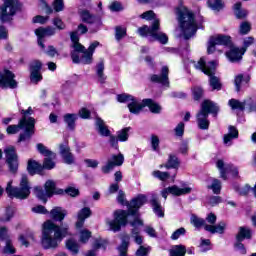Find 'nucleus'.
Returning a JSON list of instances; mask_svg holds the SVG:
<instances>
[{"label":"nucleus","instance_id":"nucleus-1","mask_svg":"<svg viewBox=\"0 0 256 256\" xmlns=\"http://www.w3.org/2000/svg\"><path fill=\"white\" fill-rule=\"evenodd\" d=\"M145 203H147V197L145 195H139L132 199L128 204V212L125 210H116L113 214L114 219H106V226L110 231L117 233V231H121V227L127 225V217H129V215L134 217V220L130 222L132 227L143 225V220L139 217V209L143 207Z\"/></svg>","mask_w":256,"mask_h":256},{"label":"nucleus","instance_id":"nucleus-2","mask_svg":"<svg viewBox=\"0 0 256 256\" xmlns=\"http://www.w3.org/2000/svg\"><path fill=\"white\" fill-rule=\"evenodd\" d=\"M67 235H69V226H59L53 220H47L42 225L41 246L43 249H57Z\"/></svg>","mask_w":256,"mask_h":256},{"label":"nucleus","instance_id":"nucleus-3","mask_svg":"<svg viewBox=\"0 0 256 256\" xmlns=\"http://www.w3.org/2000/svg\"><path fill=\"white\" fill-rule=\"evenodd\" d=\"M142 19H146V21H151V19H154L151 27L144 25L140 28H138V34L140 37H150L151 41H158L162 45H167L169 41V37H167V34L160 31V21L159 19L155 18V12L153 10H149L141 14Z\"/></svg>","mask_w":256,"mask_h":256},{"label":"nucleus","instance_id":"nucleus-4","mask_svg":"<svg viewBox=\"0 0 256 256\" xmlns=\"http://www.w3.org/2000/svg\"><path fill=\"white\" fill-rule=\"evenodd\" d=\"M178 21L180 27V35L184 39H191L197 33V24L195 23V16L188 9L180 11L178 14Z\"/></svg>","mask_w":256,"mask_h":256},{"label":"nucleus","instance_id":"nucleus-5","mask_svg":"<svg viewBox=\"0 0 256 256\" xmlns=\"http://www.w3.org/2000/svg\"><path fill=\"white\" fill-rule=\"evenodd\" d=\"M20 129H24L25 133L20 134L18 143L21 141H27V139H31V136L35 134V118H22L20 119L18 125H9L6 129L8 135H15L17 134Z\"/></svg>","mask_w":256,"mask_h":256},{"label":"nucleus","instance_id":"nucleus-6","mask_svg":"<svg viewBox=\"0 0 256 256\" xmlns=\"http://www.w3.org/2000/svg\"><path fill=\"white\" fill-rule=\"evenodd\" d=\"M209 113L216 116L217 113H219V106L213 101L205 100L201 104V109L196 115L199 129H209Z\"/></svg>","mask_w":256,"mask_h":256},{"label":"nucleus","instance_id":"nucleus-7","mask_svg":"<svg viewBox=\"0 0 256 256\" xmlns=\"http://www.w3.org/2000/svg\"><path fill=\"white\" fill-rule=\"evenodd\" d=\"M6 193L8 197L27 199L31 195V185L29 184V178H27V175H22L19 188L13 187V180H10L6 186Z\"/></svg>","mask_w":256,"mask_h":256},{"label":"nucleus","instance_id":"nucleus-8","mask_svg":"<svg viewBox=\"0 0 256 256\" xmlns=\"http://www.w3.org/2000/svg\"><path fill=\"white\" fill-rule=\"evenodd\" d=\"M217 65L219 63L217 60L210 61L208 64L205 62V58H201L197 63H194L195 69H199L202 73L205 75H208L210 77V86L212 89H221V82L219 81V78L215 75V69H217Z\"/></svg>","mask_w":256,"mask_h":256},{"label":"nucleus","instance_id":"nucleus-9","mask_svg":"<svg viewBox=\"0 0 256 256\" xmlns=\"http://www.w3.org/2000/svg\"><path fill=\"white\" fill-rule=\"evenodd\" d=\"M190 223L196 229H201V227H203L208 233H211L212 235H215V233H218L219 235H223L227 230V222L220 221L217 226L207 225V223L205 222V219L200 218L195 214L191 215Z\"/></svg>","mask_w":256,"mask_h":256},{"label":"nucleus","instance_id":"nucleus-10","mask_svg":"<svg viewBox=\"0 0 256 256\" xmlns=\"http://www.w3.org/2000/svg\"><path fill=\"white\" fill-rule=\"evenodd\" d=\"M99 45V42L94 41L90 44L88 49L83 46L82 51H72L71 57L73 63H82V65H91L93 63V53H95V50L97 49Z\"/></svg>","mask_w":256,"mask_h":256},{"label":"nucleus","instance_id":"nucleus-11","mask_svg":"<svg viewBox=\"0 0 256 256\" xmlns=\"http://www.w3.org/2000/svg\"><path fill=\"white\" fill-rule=\"evenodd\" d=\"M4 4L0 8V21L7 23L19 11V1L17 0H3Z\"/></svg>","mask_w":256,"mask_h":256},{"label":"nucleus","instance_id":"nucleus-12","mask_svg":"<svg viewBox=\"0 0 256 256\" xmlns=\"http://www.w3.org/2000/svg\"><path fill=\"white\" fill-rule=\"evenodd\" d=\"M193 191V187L189 184H183L181 187L177 185H172L170 187L164 188L161 191V195L163 199H167L169 195H173V197H183L184 195H191Z\"/></svg>","mask_w":256,"mask_h":256},{"label":"nucleus","instance_id":"nucleus-13","mask_svg":"<svg viewBox=\"0 0 256 256\" xmlns=\"http://www.w3.org/2000/svg\"><path fill=\"white\" fill-rule=\"evenodd\" d=\"M118 103H128V109L130 113L134 115H139L143 110V106L141 105V101H138L137 98L129 95V94H119L117 95Z\"/></svg>","mask_w":256,"mask_h":256},{"label":"nucleus","instance_id":"nucleus-14","mask_svg":"<svg viewBox=\"0 0 256 256\" xmlns=\"http://www.w3.org/2000/svg\"><path fill=\"white\" fill-rule=\"evenodd\" d=\"M6 155V163L9 167L10 173H17L19 169V160L17 159V152L14 146H8L4 149Z\"/></svg>","mask_w":256,"mask_h":256},{"label":"nucleus","instance_id":"nucleus-15","mask_svg":"<svg viewBox=\"0 0 256 256\" xmlns=\"http://www.w3.org/2000/svg\"><path fill=\"white\" fill-rule=\"evenodd\" d=\"M228 105L231 109L235 110L238 109L239 111H243V109H249V111H256V103L253 98H248L243 102L237 99H230Z\"/></svg>","mask_w":256,"mask_h":256},{"label":"nucleus","instance_id":"nucleus-16","mask_svg":"<svg viewBox=\"0 0 256 256\" xmlns=\"http://www.w3.org/2000/svg\"><path fill=\"white\" fill-rule=\"evenodd\" d=\"M216 167L220 171V177L224 179V181H227L228 173H231L233 177H238L239 175V169H237V167L233 166V164H225L223 160H218Z\"/></svg>","mask_w":256,"mask_h":256},{"label":"nucleus","instance_id":"nucleus-17","mask_svg":"<svg viewBox=\"0 0 256 256\" xmlns=\"http://www.w3.org/2000/svg\"><path fill=\"white\" fill-rule=\"evenodd\" d=\"M2 89H17L19 82L15 80V75L9 70H5L0 76Z\"/></svg>","mask_w":256,"mask_h":256},{"label":"nucleus","instance_id":"nucleus-18","mask_svg":"<svg viewBox=\"0 0 256 256\" xmlns=\"http://www.w3.org/2000/svg\"><path fill=\"white\" fill-rule=\"evenodd\" d=\"M216 45H231V36L216 35L211 36L208 41L207 51L209 54L215 53Z\"/></svg>","mask_w":256,"mask_h":256},{"label":"nucleus","instance_id":"nucleus-19","mask_svg":"<svg viewBox=\"0 0 256 256\" xmlns=\"http://www.w3.org/2000/svg\"><path fill=\"white\" fill-rule=\"evenodd\" d=\"M236 239L238 241V243L235 244L236 251H239L241 255H245V253H247V250L245 249V246L243 245V243H241V241H244V239H251V229L240 227Z\"/></svg>","mask_w":256,"mask_h":256},{"label":"nucleus","instance_id":"nucleus-20","mask_svg":"<svg viewBox=\"0 0 256 256\" xmlns=\"http://www.w3.org/2000/svg\"><path fill=\"white\" fill-rule=\"evenodd\" d=\"M42 67L43 63L39 60H34L30 63V81L32 83H39V81L43 80V76L41 75Z\"/></svg>","mask_w":256,"mask_h":256},{"label":"nucleus","instance_id":"nucleus-21","mask_svg":"<svg viewBox=\"0 0 256 256\" xmlns=\"http://www.w3.org/2000/svg\"><path fill=\"white\" fill-rule=\"evenodd\" d=\"M123 161H125L123 154L113 155L112 158L108 160L106 165L102 167V173L106 175L111 173L115 167H120V165H123Z\"/></svg>","mask_w":256,"mask_h":256},{"label":"nucleus","instance_id":"nucleus-22","mask_svg":"<svg viewBox=\"0 0 256 256\" xmlns=\"http://www.w3.org/2000/svg\"><path fill=\"white\" fill-rule=\"evenodd\" d=\"M150 81H152V83H160L163 87H169V67L163 66L161 68V74L151 75Z\"/></svg>","mask_w":256,"mask_h":256},{"label":"nucleus","instance_id":"nucleus-23","mask_svg":"<svg viewBox=\"0 0 256 256\" xmlns=\"http://www.w3.org/2000/svg\"><path fill=\"white\" fill-rule=\"evenodd\" d=\"M57 33V30L51 26L43 28L40 27L35 30V35L38 37V45L45 49V44H43V37H51Z\"/></svg>","mask_w":256,"mask_h":256},{"label":"nucleus","instance_id":"nucleus-24","mask_svg":"<svg viewBox=\"0 0 256 256\" xmlns=\"http://www.w3.org/2000/svg\"><path fill=\"white\" fill-rule=\"evenodd\" d=\"M60 155L66 165H73V163H75V156L71 153V148H69V146L61 144Z\"/></svg>","mask_w":256,"mask_h":256},{"label":"nucleus","instance_id":"nucleus-25","mask_svg":"<svg viewBox=\"0 0 256 256\" xmlns=\"http://www.w3.org/2000/svg\"><path fill=\"white\" fill-rule=\"evenodd\" d=\"M91 217V208L84 207L77 213L76 229H82L85 220Z\"/></svg>","mask_w":256,"mask_h":256},{"label":"nucleus","instance_id":"nucleus-26","mask_svg":"<svg viewBox=\"0 0 256 256\" xmlns=\"http://www.w3.org/2000/svg\"><path fill=\"white\" fill-rule=\"evenodd\" d=\"M244 53L245 49L232 47L230 51L226 52V57L231 61V63H237V61H241V59H243Z\"/></svg>","mask_w":256,"mask_h":256},{"label":"nucleus","instance_id":"nucleus-27","mask_svg":"<svg viewBox=\"0 0 256 256\" xmlns=\"http://www.w3.org/2000/svg\"><path fill=\"white\" fill-rule=\"evenodd\" d=\"M67 216V210L61 207H55L50 211V217L54 221H63Z\"/></svg>","mask_w":256,"mask_h":256},{"label":"nucleus","instance_id":"nucleus-28","mask_svg":"<svg viewBox=\"0 0 256 256\" xmlns=\"http://www.w3.org/2000/svg\"><path fill=\"white\" fill-rule=\"evenodd\" d=\"M27 171L30 175H41V173H43V165L39 164L37 161L30 160L28 162Z\"/></svg>","mask_w":256,"mask_h":256},{"label":"nucleus","instance_id":"nucleus-29","mask_svg":"<svg viewBox=\"0 0 256 256\" xmlns=\"http://www.w3.org/2000/svg\"><path fill=\"white\" fill-rule=\"evenodd\" d=\"M143 107H148L151 111V113H161V105L156 103L155 101L151 99H144L142 102H140Z\"/></svg>","mask_w":256,"mask_h":256},{"label":"nucleus","instance_id":"nucleus-30","mask_svg":"<svg viewBox=\"0 0 256 256\" xmlns=\"http://www.w3.org/2000/svg\"><path fill=\"white\" fill-rule=\"evenodd\" d=\"M107 247V241L103 239H96L93 244V249L90 250L86 256H97V249H105Z\"/></svg>","mask_w":256,"mask_h":256},{"label":"nucleus","instance_id":"nucleus-31","mask_svg":"<svg viewBox=\"0 0 256 256\" xmlns=\"http://www.w3.org/2000/svg\"><path fill=\"white\" fill-rule=\"evenodd\" d=\"M96 126H97L98 133L102 137H109L111 135V131L109 130V128H107V126L105 125V122L101 118L96 119Z\"/></svg>","mask_w":256,"mask_h":256},{"label":"nucleus","instance_id":"nucleus-32","mask_svg":"<svg viewBox=\"0 0 256 256\" xmlns=\"http://www.w3.org/2000/svg\"><path fill=\"white\" fill-rule=\"evenodd\" d=\"M151 205L157 217H165V213L163 212V207L161 206V202H159V199H157V197L152 198Z\"/></svg>","mask_w":256,"mask_h":256},{"label":"nucleus","instance_id":"nucleus-33","mask_svg":"<svg viewBox=\"0 0 256 256\" xmlns=\"http://www.w3.org/2000/svg\"><path fill=\"white\" fill-rule=\"evenodd\" d=\"M237 137H239V131H237V128L230 126L228 134L224 135L225 145H231V141L237 139Z\"/></svg>","mask_w":256,"mask_h":256},{"label":"nucleus","instance_id":"nucleus-34","mask_svg":"<svg viewBox=\"0 0 256 256\" xmlns=\"http://www.w3.org/2000/svg\"><path fill=\"white\" fill-rule=\"evenodd\" d=\"M79 15L83 23L93 24L97 22V18L92 15L89 10H81Z\"/></svg>","mask_w":256,"mask_h":256},{"label":"nucleus","instance_id":"nucleus-35","mask_svg":"<svg viewBox=\"0 0 256 256\" xmlns=\"http://www.w3.org/2000/svg\"><path fill=\"white\" fill-rule=\"evenodd\" d=\"M208 186L207 189H211L215 195H219L221 193V181L216 178H212L208 180Z\"/></svg>","mask_w":256,"mask_h":256},{"label":"nucleus","instance_id":"nucleus-36","mask_svg":"<svg viewBox=\"0 0 256 256\" xmlns=\"http://www.w3.org/2000/svg\"><path fill=\"white\" fill-rule=\"evenodd\" d=\"M187 253V248L184 245H174L169 250L170 256H185Z\"/></svg>","mask_w":256,"mask_h":256},{"label":"nucleus","instance_id":"nucleus-37","mask_svg":"<svg viewBox=\"0 0 256 256\" xmlns=\"http://www.w3.org/2000/svg\"><path fill=\"white\" fill-rule=\"evenodd\" d=\"M104 71H105V63L103 61H100L96 66V75L100 83H105V79H107V76H105Z\"/></svg>","mask_w":256,"mask_h":256},{"label":"nucleus","instance_id":"nucleus-38","mask_svg":"<svg viewBox=\"0 0 256 256\" xmlns=\"http://www.w3.org/2000/svg\"><path fill=\"white\" fill-rule=\"evenodd\" d=\"M79 119V116L77 114H65L64 115V122L67 124L68 129H75V121Z\"/></svg>","mask_w":256,"mask_h":256},{"label":"nucleus","instance_id":"nucleus-39","mask_svg":"<svg viewBox=\"0 0 256 256\" xmlns=\"http://www.w3.org/2000/svg\"><path fill=\"white\" fill-rule=\"evenodd\" d=\"M71 41L73 43V51H83V45L79 43V33L78 32H71L70 34Z\"/></svg>","mask_w":256,"mask_h":256},{"label":"nucleus","instance_id":"nucleus-40","mask_svg":"<svg viewBox=\"0 0 256 256\" xmlns=\"http://www.w3.org/2000/svg\"><path fill=\"white\" fill-rule=\"evenodd\" d=\"M234 15H236L237 19H245L249 12L245 9H241V2L234 4Z\"/></svg>","mask_w":256,"mask_h":256},{"label":"nucleus","instance_id":"nucleus-41","mask_svg":"<svg viewBox=\"0 0 256 256\" xmlns=\"http://www.w3.org/2000/svg\"><path fill=\"white\" fill-rule=\"evenodd\" d=\"M44 189H45L48 197H53V195H55V193H57L56 184H55V181H53V180H47L44 185Z\"/></svg>","mask_w":256,"mask_h":256},{"label":"nucleus","instance_id":"nucleus-42","mask_svg":"<svg viewBox=\"0 0 256 256\" xmlns=\"http://www.w3.org/2000/svg\"><path fill=\"white\" fill-rule=\"evenodd\" d=\"M66 248L72 253V255H77V253H79V244L74 239L66 241Z\"/></svg>","mask_w":256,"mask_h":256},{"label":"nucleus","instance_id":"nucleus-43","mask_svg":"<svg viewBox=\"0 0 256 256\" xmlns=\"http://www.w3.org/2000/svg\"><path fill=\"white\" fill-rule=\"evenodd\" d=\"M234 83L236 91L239 92L245 83H249V77L243 78V75L239 74L235 77Z\"/></svg>","mask_w":256,"mask_h":256},{"label":"nucleus","instance_id":"nucleus-44","mask_svg":"<svg viewBox=\"0 0 256 256\" xmlns=\"http://www.w3.org/2000/svg\"><path fill=\"white\" fill-rule=\"evenodd\" d=\"M129 131H131V127L123 128L122 130L117 132V138L122 143H125V141H129Z\"/></svg>","mask_w":256,"mask_h":256},{"label":"nucleus","instance_id":"nucleus-45","mask_svg":"<svg viewBox=\"0 0 256 256\" xmlns=\"http://www.w3.org/2000/svg\"><path fill=\"white\" fill-rule=\"evenodd\" d=\"M37 150L41 153V155H44V157H51L52 159H55L56 155L55 153L51 152L45 145L38 143L36 145Z\"/></svg>","mask_w":256,"mask_h":256},{"label":"nucleus","instance_id":"nucleus-46","mask_svg":"<svg viewBox=\"0 0 256 256\" xmlns=\"http://www.w3.org/2000/svg\"><path fill=\"white\" fill-rule=\"evenodd\" d=\"M34 195H36L40 201H43V203H47V197H49V194L43 191V188L39 186L34 187Z\"/></svg>","mask_w":256,"mask_h":256},{"label":"nucleus","instance_id":"nucleus-47","mask_svg":"<svg viewBox=\"0 0 256 256\" xmlns=\"http://www.w3.org/2000/svg\"><path fill=\"white\" fill-rule=\"evenodd\" d=\"M166 169H177L179 167V159L175 155H170L165 165Z\"/></svg>","mask_w":256,"mask_h":256},{"label":"nucleus","instance_id":"nucleus-48","mask_svg":"<svg viewBox=\"0 0 256 256\" xmlns=\"http://www.w3.org/2000/svg\"><path fill=\"white\" fill-rule=\"evenodd\" d=\"M207 3L210 9H212L213 11H221V9L225 7L223 1L221 0H209Z\"/></svg>","mask_w":256,"mask_h":256},{"label":"nucleus","instance_id":"nucleus-49","mask_svg":"<svg viewBox=\"0 0 256 256\" xmlns=\"http://www.w3.org/2000/svg\"><path fill=\"white\" fill-rule=\"evenodd\" d=\"M140 225H136V226H132L134 227L132 229V237L135 241V243H137V245H142L143 244V236L139 235V227Z\"/></svg>","mask_w":256,"mask_h":256},{"label":"nucleus","instance_id":"nucleus-50","mask_svg":"<svg viewBox=\"0 0 256 256\" xmlns=\"http://www.w3.org/2000/svg\"><path fill=\"white\" fill-rule=\"evenodd\" d=\"M152 175L155 177V179H159V181H167V179L171 177L169 172H161L160 170L153 171Z\"/></svg>","mask_w":256,"mask_h":256},{"label":"nucleus","instance_id":"nucleus-51","mask_svg":"<svg viewBox=\"0 0 256 256\" xmlns=\"http://www.w3.org/2000/svg\"><path fill=\"white\" fill-rule=\"evenodd\" d=\"M129 248V237L126 236L123 240L121 245L118 247V251L120 253V256H125V253H127V249Z\"/></svg>","mask_w":256,"mask_h":256},{"label":"nucleus","instance_id":"nucleus-52","mask_svg":"<svg viewBox=\"0 0 256 256\" xmlns=\"http://www.w3.org/2000/svg\"><path fill=\"white\" fill-rule=\"evenodd\" d=\"M125 35H127V28L117 26L116 29H115V39H116V41H121V39H123V37H125Z\"/></svg>","mask_w":256,"mask_h":256},{"label":"nucleus","instance_id":"nucleus-53","mask_svg":"<svg viewBox=\"0 0 256 256\" xmlns=\"http://www.w3.org/2000/svg\"><path fill=\"white\" fill-rule=\"evenodd\" d=\"M251 31V22L244 21L239 26L240 35H247Z\"/></svg>","mask_w":256,"mask_h":256},{"label":"nucleus","instance_id":"nucleus-54","mask_svg":"<svg viewBox=\"0 0 256 256\" xmlns=\"http://www.w3.org/2000/svg\"><path fill=\"white\" fill-rule=\"evenodd\" d=\"M80 234V243H87L91 239V231L88 229H82L79 232Z\"/></svg>","mask_w":256,"mask_h":256},{"label":"nucleus","instance_id":"nucleus-55","mask_svg":"<svg viewBox=\"0 0 256 256\" xmlns=\"http://www.w3.org/2000/svg\"><path fill=\"white\" fill-rule=\"evenodd\" d=\"M206 225H212V227H217L219 224L217 223V215L213 213H209L205 218Z\"/></svg>","mask_w":256,"mask_h":256},{"label":"nucleus","instance_id":"nucleus-56","mask_svg":"<svg viewBox=\"0 0 256 256\" xmlns=\"http://www.w3.org/2000/svg\"><path fill=\"white\" fill-rule=\"evenodd\" d=\"M55 158L47 157L44 159L42 169H47L50 171L51 169H55V162L53 161Z\"/></svg>","mask_w":256,"mask_h":256},{"label":"nucleus","instance_id":"nucleus-57","mask_svg":"<svg viewBox=\"0 0 256 256\" xmlns=\"http://www.w3.org/2000/svg\"><path fill=\"white\" fill-rule=\"evenodd\" d=\"M185 233H187V230H185L184 227H181L172 233L170 239H172V241H177V239H179V237H183Z\"/></svg>","mask_w":256,"mask_h":256},{"label":"nucleus","instance_id":"nucleus-58","mask_svg":"<svg viewBox=\"0 0 256 256\" xmlns=\"http://www.w3.org/2000/svg\"><path fill=\"white\" fill-rule=\"evenodd\" d=\"M13 213H15V210L11 207H8L6 209L5 215L2 218H0V221H2V223H7L8 221H11V218L13 217Z\"/></svg>","mask_w":256,"mask_h":256},{"label":"nucleus","instance_id":"nucleus-59","mask_svg":"<svg viewBox=\"0 0 256 256\" xmlns=\"http://www.w3.org/2000/svg\"><path fill=\"white\" fill-rule=\"evenodd\" d=\"M3 251L7 255H13L15 253L16 251L15 246H13V243L11 242V240H6V244Z\"/></svg>","mask_w":256,"mask_h":256},{"label":"nucleus","instance_id":"nucleus-60","mask_svg":"<svg viewBox=\"0 0 256 256\" xmlns=\"http://www.w3.org/2000/svg\"><path fill=\"white\" fill-rule=\"evenodd\" d=\"M174 133H175L176 137H183V135L185 133V123H183V122L178 123L174 129Z\"/></svg>","mask_w":256,"mask_h":256},{"label":"nucleus","instance_id":"nucleus-61","mask_svg":"<svg viewBox=\"0 0 256 256\" xmlns=\"http://www.w3.org/2000/svg\"><path fill=\"white\" fill-rule=\"evenodd\" d=\"M53 9L56 11V13L63 11V9H65V3L63 0H54Z\"/></svg>","mask_w":256,"mask_h":256},{"label":"nucleus","instance_id":"nucleus-62","mask_svg":"<svg viewBox=\"0 0 256 256\" xmlns=\"http://www.w3.org/2000/svg\"><path fill=\"white\" fill-rule=\"evenodd\" d=\"M199 247L201 251H209L211 249V240L202 238Z\"/></svg>","mask_w":256,"mask_h":256},{"label":"nucleus","instance_id":"nucleus-63","mask_svg":"<svg viewBox=\"0 0 256 256\" xmlns=\"http://www.w3.org/2000/svg\"><path fill=\"white\" fill-rule=\"evenodd\" d=\"M109 9L110 11L119 12V11H123L124 8L121 2L114 1L110 4Z\"/></svg>","mask_w":256,"mask_h":256},{"label":"nucleus","instance_id":"nucleus-64","mask_svg":"<svg viewBox=\"0 0 256 256\" xmlns=\"http://www.w3.org/2000/svg\"><path fill=\"white\" fill-rule=\"evenodd\" d=\"M159 136L157 135H152L151 136V147L153 151H159Z\"/></svg>","mask_w":256,"mask_h":256}]
</instances>
